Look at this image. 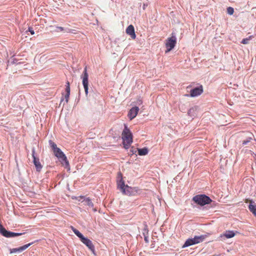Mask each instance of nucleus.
<instances>
[{
    "label": "nucleus",
    "mask_w": 256,
    "mask_h": 256,
    "mask_svg": "<svg viewBox=\"0 0 256 256\" xmlns=\"http://www.w3.org/2000/svg\"><path fill=\"white\" fill-rule=\"evenodd\" d=\"M94 211H96V209H94Z\"/></svg>",
    "instance_id": "nucleus-39"
},
{
    "label": "nucleus",
    "mask_w": 256,
    "mask_h": 256,
    "mask_svg": "<svg viewBox=\"0 0 256 256\" xmlns=\"http://www.w3.org/2000/svg\"><path fill=\"white\" fill-rule=\"evenodd\" d=\"M70 228L74 233L79 238L80 240L84 236L78 230L74 228L73 226H71Z\"/></svg>",
    "instance_id": "nucleus-21"
},
{
    "label": "nucleus",
    "mask_w": 256,
    "mask_h": 256,
    "mask_svg": "<svg viewBox=\"0 0 256 256\" xmlns=\"http://www.w3.org/2000/svg\"><path fill=\"white\" fill-rule=\"evenodd\" d=\"M80 198L81 199H83L82 202H84L86 204L88 205L90 208L94 207V204L90 198H86L84 196H81Z\"/></svg>",
    "instance_id": "nucleus-20"
},
{
    "label": "nucleus",
    "mask_w": 256,
    "mask_h": 256,
    "mask_svg": "<svg viewBox=\"0 0 256 256\" xmlns=\"http://www.w3.org/2000/svg\"><path fill=\"white\" fill-rule=\"evenodd\" d=\"M138 154L139 156H146L149 152V150L147 147L142 148H137Z\"/></svg>",
    "instance_id": "nucleus-16"
},
{
    "label": "nucleus",
    "mask_w": 256,
    "mask_h": 256,
    "mask_svg": "<svg viewBox=\"0 0 256 256\" xmlns=\"http://www.w3.org/2000/svg\"><path fill=\"white\" fill-rule=\"evenodd\" d=\"M254 155V160H255V162H256V154H254V152H252V155Z\"/></svg>",
    "instance_id": "nucleus-37"
},
{
    "label": "nucleus",
    "mask_w": 256,
    "mask_h": 256,
    "mask_svg": "<svg viewBox=\"0 0 256 256\" xmlns=\"http://www.w3.org/2000/svg\"><path fill=\"white\" fill-rule=\"evenodd\" d=\"M25 234L24 232H15L6 230L0 222V234L6 238H13L21 236Z\"/></svg>",
    "instance_id": "nucleus-5"
},
{
    "label": "nucleus",
    "mask_w": 256,
    "mask_h": 256,
    "mask_svg": "<svg viewBox=\"0 0 256 256\" xmlns=\"http://www.w3.org/2000/svg\"><path fill=\"white\" fill-rule=\"evenodd\" d=\"M32 151L33 158L32 162L36 167V170L40 172L42 168V166L40 162L39 158L36 155L35 148L34 147L32 148Z\"/></svg>",
    "instance_id": "nucleus-8"
},
{
    "label": "nucleus",
    "mask_w": 256,
    "mask_h": 256,
    "mask_svg": "<svg viewBox=\"0 0 256 256\" xmlns=\"http://www.w3.org/2000/svg\"><path fill=\"white\" fill-rule=\"evenodd\" d=\"M252 137H248L246 140H244L242 142V144L243 146L248 144L252 140Z\"/></svg>",
    "instance_id": "nucleus-29"
},
{
    "label": "nucleus",
    "mask_w": 256,
    "mask_h": 256,
    "mask_svg": "<svg viewBox=\"0 0 256 256\" xmlns=\"http://www.w3.org/2000/svg\"><path fill=\"white\" fill-rule=\"evenodd\" d=\"M68 30H69L68 28H64L62 27V26H57L56 27V31L57 32L64 31V32H68Z\"/></svg>",
    "instance_id": "nucleus-30"
},
{
    "label": "nucleus",
    "mask_w": 256,
    "mask_h": 256,
    "mask_svg": "<svg viewBox=\"0 0 256 256\" xmlns=\"http://www.w3.org/2000/svg\"><path fill=\"white\" fill-rule=\"evenodd\" d=\"M253 36H250L248 38H243L241 42V43L244 44H248L249 41L252 39Z\"/></svg>",
    "instance_id": "nucleus-24"
},
{
    "label": "nucleus",
    "mask_w": 256,
    "mask_h": 256,
    "mask_svg": "<svg viewBox=\"0 0 256 256\" xmlns=\"http://www.w3.org/2000/svg\"><path fill=\"white\" fill-rule=\"evenodd\" d=\"M80 240L82 242L86 245L88 248L92 247V246H94L92 242L87 237H85L84 236H82Z\"/></svg>",
    "instance_id": "nucleus-15"
},
{
    "label": "nucleus",
    "mask_w": 256,
    "mask_h": 256,
    "mask_svg": "<svg viewBox=\"0 0 256 256\" xmlns=\"http://www.w3.org/2000/svg\"><path fill=\"white\" fill-rule=\"evenodd\" d=\"M126 141H122V143L124 146V148L126 150H128L130 144L133 142V140H132L130 138H126Z\"/></svg>",
    "instance_id": "nucleus-17"
},
{
    "label": "nucleus",
    "mask_w": 256,
    "mask_h": 256,
    "mask_svg": "<svg viewBox=\"0 0 256 256\" xmlns=\"http://www.w3.org/2000/svg\"><path fill=\"white\" fill-rule=\"evenodd\" d=\"M65 92L66 94H70V83L68 81L66 82Z\"/></svg>",
    "instance_id": "nucleus-25"
},
{
    "label": "nucleus",
    "mask_w": 256,
    "mask_h": 256,
    "mask_svg": "<svg viewBox=\"0 0 256 256\" xmlns=\"http://www.w3.org/2000/svg\"><path fill=\"white\" fill-rule=\"evenodd\" d=\"M70 94H66L64 95V98L63 96L62 97L60 100V102H62V101H64V98H65V101L66 103H68L69 100Z\"/></svg>",
    "instance_id": "nucleus-26"
},
{
    "label": "nucleus",
    "mask_w": 256,
    "mask_h": 256,
    "mask_svg": "<svg viewBox=\"0 0 256 256\" xmlns=\"http://www.w3.org/2000/svg\"><path fill=\"white\" fill-rule=\"evenodd\" d=\"M139 108L137 106L132 107L128 111V116L130 120H132L134 118L139 111Z\"/></svg>",
    "instance_id": "nucleus-13"
},
{
    "label": "nucleus",
    "mask_w": 256,
    "mask_h": 256,
    "mask_svg": "<svg viewBox=\"0 0 256 256\" xmlns=\"http://www.w3.org/2000/svg\"><path fill=\"white\" fill-rule=\"evenodd\" d=\"M206 237V235L204 234L199 236H194V238H188L182 246V248H186L188 246L199 244L202 242Z\"/></svg>",
    "instance_id": "nucleus-4"
},
{
    "label": "nucleus",
    "mask_w": 256,
    "mask_h": 256,
    "mask_svg": "<svg viewBox=\"0 0 256 256\" xmlns=\"http://www.w3.org/2000/svg\"><path fill=\"white\" fill-rule=\"evenodd\" d=\"M192 201L194 204L200 206L211 204V206L214 207L216 204L214 201H213L210 196L205 194H198L194 196L192 198Z\"/></svg>",
    "instance_id": "nucleus-3"
},
{
    "label": "nucleus",
    "mask_w": 256,
    "mask_h": 256,
    "mask_svg": "<svg viewBox=\"0 0 256 256\" xmlns=\"http://www.w3.org/2000/svg\"><path fill=\"white\" fill-rule=\"evenodd\" d=\"M18 60L16 58H13L11 61L8 60V62L10 64H20V62L18 63Z\"/></svg>",
    "instance_id": "nucleus-31"
},
{
    "label": "nucleus",
    "mask_w": 256,
    "mask_h": 256,
    "mask_svg": "<svg viewBox=\"0 0 256 256\" xmlns=\"http://www.w3.org/2000/svg\"><path fill=\"white\" fill-rule=\"evenodd\" d=\"M194 111V108H190L188 110V114L190 116H192V112Z\"/></svg>",
    "instance_id": "nucleus-34"
},
{
    "label": "nucleus",
    "mask_w": 256,
    "mask_h": 256,
    "mask_svg": "<svg viewBox=\"0 0 256 256\" xmlns=\"http://www.w3.org/2000/svg\"><path fill=\"white\" fill-rule=\"evenodd\" d=\"M48 142H49V144H50L52 152H54V150H56L57 148H58L55 142H54L53 141H52V140H50Z\"/></svg>",
    "instance_id": "nucleus-23"
},
{
    "label": "nucleus",
    "mask_w": 256,
    "mask_h": 256,
    "mask_svg": "<svg viewBox=\"0 0 256 256\" xmlns=\"http://www.w3.org/2000/svg\"><path fill=\"white\" fill-rule=\"evenodd\" d=\"M116 184L117 189L120 190L124 195L132 196L140 193V190L138 187H132L125 184L122 174L120 172L118 173Z\"/></svg>",
    "instance_id": "nucleus-1"
},
{
    "label": "nucleus",
    "mask_w": 256,
    "mask_h": 256,
    "mask_svg": "<svg viewBox=\"0 0 256 256\" xmlns=\"http://www.w3.org/2000/svg\"><path fill=\"white\" fill-rule=\"evenodd\" d=\"M142 234L144 236V240L146 243L149 242L148 239V230L146 225L144 226L143 229Z\"/></svg>",
    "instance_id": "nucleus-19"
},
{
    "label": "nucleus",
    "mask_w": 256,
    "mask_h": 256,
    "mask_svg": "<svg viewBox=\"0 0 256 256\" xmlns=\"http://www.w3.org/2000/svg\"><path fill=\"white\" fill-rule=\"evenodd\" d=\"M142 100H140V98L138 99L137 102H136V104H138L140 105V104H142Z\"/></svg>",
    "instance_id": "nucleus-35"
},
{
    "label": "nucleus",
    "mask_w": 256,
    "mask_h": 256,
    "mask_svg": "<svg viewBox=\"0 0 256 256\" xmlns=\"http://www.w3.org/2000/svg\"><path fill=\"white\" fill-rule=\"evenodd\" d=\"M94 254V256H97V254L95 250V248L94 245L92 246V247H90L88 248Z\"/></svg>",
    "instance_id": "nucleus-32"
},
{
    "label": "nucleus",
    "mask_w": 256,
    "mask_h": 256,
    "mask_svg": "<svg viewBox=\"0 0 256 256\" xmlns=\"http://www.w3.org/2000/svg\"><path fill=\"white\" fill-rule=\"evenodd\" d=\"M80 100V97H78V102Z\"/></svg>",
    "instance_id": "nucleus-38"
},
{
    "label": "nucleus",
    "mask_w": 256,
    "mask_h": 256,
    "mask_svg": "<svg viewBox=\"0 0 256 256\" xmlns=\"http://www.w3.org/2000/svg\"><path fill=\"white\" fill-rule=\"evenodd\" d=\"M30 32L32 35H33L34 34V30H33L32 28V27H28V30H26V32Z\"/></svg>",
    "instance_id": "nucleus-33"
},
{
    "label": "nucleus",
    "mask_w": 256,
    "mask_h": 256,
    "mask_svg": "<svg viewBox=\"0 0 256 256\" xmlns=\"http://www.w3.org/2000/svg\"><path fill=\"white\" fill-rule=\"evenodd\" d=\"M138 152L137 148H134V146H132L130 150V155H132L136 154V153Z\"/></svg>",
    "instance_id": "nucleus-28"
},
{
    "label": "nucleus",
    "mask_w": 256,
    "mask_h": 256,
    "mask_svg": "<svg viewBox=\"0 0 256 256\" xmlns=\"http://www.w3.org/2000/svg\"><path fill=\"white\" fill-rule=\"evenodd\" d=\"M204 92L203 86L202 84H199L196 86L194 87L190 90V94H186V96H190L192 98L197 97L200 96Z\"/></svg>",
    "instance_id": "nucleus-7"
},
{
    "label": "nucleus",
    "mask_w": 256,
    "mask_h": 256,
    "mask_svg": "<svg viewBox=\"0 0 256 256\" xmlns=\"http://www.w3.org/2000/svg\"><path fill=\"white\" fill-rule=\"evenodd\" d=\"M176 44V38L175 32H172L171 36L167 38L166 42V50L165 52L168 53L172 50L175 47Z\"/></svg>",
    "instance_id": "nucleus-6"
},
{
    "label": "nucleus",
    "mask_w": 256,
    "mask_h": 256,
    "mask_svg": "<svg viewBox=\"0 0 256 256\" xmlns=\"http://www.w3.org/2000/svg\"><path fill=\"white\" fill-rule=\"evenodd\" d=\"M80 78L82 79V84L86 96L87 100H90V97L92 96L94 98L100 95V94L97 92H94L92 89L89 90V82H88V74L87 71V66H85L83 72L80 76Z\"/></svg>",
    "instance_id": "nucleus-2"
},
{
    "label": "nucleus",
    "mask_w": 256,
    "mask_h": 256,
    "mask_svg": "<svg viewBox=\"0 0 256 256\" xmlns=\"http://www.w3.org/2000/svg\"><path fill=\"white\" fill-rule=\"evenodd\" d=\"M38 241V240H35L34 242L27 244H24L22 246H20L18 248H10V254H12L16 253V252H18V253L22 252L24 251L26 248H28L31 245L34 244L36 242Z\"/></svg>",
    "instance_id": "nucleus-10"
},
{
    "label": "nucleus",
    "mask_w": 256,
    "mask_h": 256,
    "mask_svg": "<svg viewBox=\"0 0 256 256\" xmlns=\"http://www.w3.org/2000/svg\"><path fill=\"white\" fill-rule=\"evenodd\" d=\"M148 6V4L146 3H143L142 4V8L143 10H145L146 8Z\"/></svg>",
    "instance_id": "nucleus-36"
},
{
    "label": "nucleus",
    "mask_w": 256,
    "mask_h": 256,
    "mask_svg": "<svg viewBox=\"0 0 256 256\" xmlns=\"http://www.w3.org/2000/svg\"><path fill=\"white\" fill-rule=\"evenodd\" d=\"M227 14L230 16L232 15L234 13V8L231 6H229L226 8Z\"/></svg>",
    "instance_id": "nucleus-27"
},
{
    "label": "nucleus",
    "mask_w": 256,
    "mask_h": 256,
    "mask_svg": "<svg viewBox=\"0 0 256 256\" xmlns=\"http://www.w3.org/2000/svg\"><path fill=\"white\" fill-rule=\"evenodd\" d=\"M54 156L57 158L62 156L64 154V152L58 148L53 152Z\"/></svg>",
    "instance_id": "nucleus-22"
},
{
    "label": "nucleus",
    "mask_w": 256,
    "mask_h": 256,
    "mask_svg": "<svg viewBox=\"0 0 256 256\" xmlns=\"http://www.w3.org/2000/svg\"><path fill=\"white\" fill-rule=\"evenodd\" d=\"M130 138L133 140V134L130 128L128 127V126L126 124H124V128L122 134V141H126V138Z\"/></svg>",
    "instance_id": "nucleus-11"
},
{
    "label": "nucleus",
    "mask_w": 256,
    "mask_h": 256,
    "mask_svg": "<svg viewBox=\"0 0 256 256\" xmlns=\"http://www.w3.org/2000/svg\"><path fill=\"white\" fill-rule=\"evenodd\" d=\"M126 32L127 34L130 36L133 40L136 38V34L134 31V26L132 24L129 25L126 30Z\"/></svg>",
    "instance_id": "nucleus-14"
},
{
    "label": "nucleus",
    "mask_w": 256,
    "mask_h": 256,
    "mask_svg": "<svg viewBox=\"0 0 256 256\" xmlns=\"http://www.w3.org/2000/svg\"><path fill=\"white\" fill-rule=\"evenodd\" d=\"M236 234H239V232L236 230H226L220 235L218 238L220 240H224L226 238H230L234 237Z\"/></svg>",
    "instance_id": "nucleus-9"
},
{
    "label": "nucleus",
    "mask_w": 256,
    "mask_h": 256,
    "mask_svg": "<svg viewBox=\"0 0 256 256\" xmlns=\"http://www.w3.org/2000/svg\"><path fill=\"white\" fill-rule=\"evenodd\" d=\"M250 211L256 217V204L253 201L248 204Z\"/></svg>",
    "instance_id": "nucleus-18"
},
{
    "label": "nucleus",
    "mask_w": 256,
    "mask_h": 256,
    "mask_svg": "<svg viewBox=\"0 0 256 256\" xmlns=\"http://www.w3.org/2000/svg\"><path fill=\"white\" fill-rule=\"evenodd\" d=\"M62 166L66 169L68 172H70V168L69 162L65 154L58 158Z\"/></svg>",
    "instance_id": "nucleus-12"
}]
</instances>
